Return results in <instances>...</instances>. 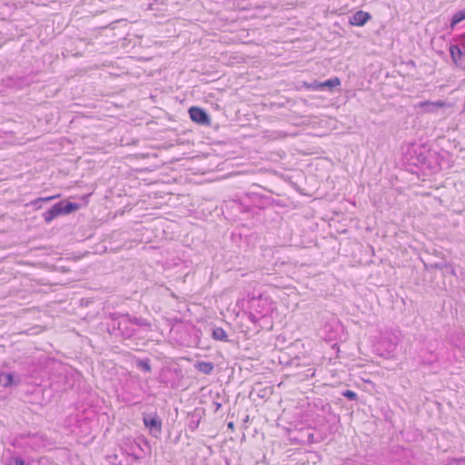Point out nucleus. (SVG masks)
<instances>
[{
  "mask_svg": "<svg viewBox=\"0 0 465 465\" xmlns=\"http://www.w3.org/2000/svg\"><path fill=\"white\" fill-rule=\"evenodd\" d=\"M463 20H465V9L460 10L452 15L450 25L454 28Z\"/></svg>",
  "mask_w": 465,
  "mask_h": 465,
  "instance_id": "dca6fc26",
  "label": "nucleus"
},
{
  "mask_svg": "<svg viewBox=\"0 0 465 465\" xmlns=\"http://www.w3.org/2000/svg\"><path fill=\"white\" fill-rule=\"evenodd\" d=\"M211 336L215 341H229L228 334L222 327H213Z\"/></svg>",
  "mask_w": 465,
  "mask_h": 465,
  "instance_id": "f8f14e48",
  "label": "nucleus"
},
{
  "mask_svg": "<svg viewBox=\"0 0 465 465\" xmlns=\"http://www.w3.org/2000/svg\"><path fill=\"white\" fill-rule=\"evenodd\" d=\"M450 54L455 65L465 70V45H451Z\"/></svg>",
  "mask_w": 465,
  "mask_h": 465,
  "instance_id": "39448f33",
  "label": "nucleus"
},
{
  "mask_svg": "<svg viewBox=\"0 0 465 465\" xmlns=\"http://www.w3.org/2000/svg\"><path fill=\"white\" fill-rule=\"evenodd\" d=\"M79 209V204L64 200L54 203L50 209L43 213L45 223L49 224L55 218L61 215L70 214Z\"/></svg>",
  "mask_w": 465,
  "mask_h": 465,
  "instance_id": "f257e3e1",
  "label": "nucleus"
},
{
  "mask_svg": "<svg viewBox=\"0 0 465 465\" xmlns=\"http://www.w3.org/2000/svg\"><path fill=\"white\" fill-rule=\"evenodd\" d=\"M420 362L426 365H430L438 361V355L434 352V349L432 347L420 349Z\"/></svg>",
  "mask_w": 465,
  "mask_h": 465,
  "instance_id": "1a4fd4ad",
  "label": "nucleus"
},
{
  "mask_svg": "<svg viewBox=\"0 0 465 465\" xmlns=\"http://www.w3.org/2000/svg\"><path fill=\"white\" fill-rule=\"evenodd\" d=\"M315 83H316V82H314V83H312V84H305V85H306V87H307L308 89L314 90V89H313V87H315Z\"/></svg>",
  "mask_w": 465,
  "mask_h": 465,
  "instance_id": "393cba45",
  "label": "nucleus"
},
{
  "mask_svg": "<svg viewBox=\"0 0 465 465\" xmlns=\"http://www.w3.org/2000/svg\"><path fill=\"white\" fill-rule=\"evenodd\" d=\"M194 367L198 371L203 374H211L214 368L213 362L210 361H197Z\"/></svg>",
  "mask_w": 465,
  "mask_h": 465,
  "instance_id": "4468645a",
  "label": "nucleus"
},
{
  "mask_svg": "<svg viewBox=\"0 0 465 465\" xmlns=\"http://www.w3.org/2000/svg\"><path fill=\"white\" fill-rule=\"evenodd\" d=\"M371 19V15L368 12L359 10L349 17V24L354 26H363Z\"/></svg>",
  "mask_w": 465,
  "mask_h": 465,
  "instance_id": "6e6552de",
  "label": "nucleus"
},
{
  "mask_svg": "<svg viewBox=\"0 0 465 465\" xmlns=\"http://www.w3.org/2000/svg\"><path fill=\"white\" fill-rule=\"evenodd\" d=\"M55 196H48V197H39L34 201L31 202V204L33 206H35L36 208H40L41 207V203H44V202H49L53 199H54Z\"/></svg>",
  "mask_w": 465,
  "mask_h": 465,
  "instance_id": "6ab92c4d",
  "label": "nucleus"
},
{
  "mask_svg": "<svg viewBox=\"0 0 465 465\" xmlns=\"http://www.w3.org/2000/svg\"><path fill=\"white\" fill-rule=\"evenodd\" d=\"M445 266H446V264L441 263V262H437V263L432 265V267L437 268V269H442Z\"/></svg>",
  "mask_w": 465,
  "mask_h": 465,
  "instance_id": "4be33fe9",
  "label": "nucleus"
},
{
  "mask_svg": "<svg viewBox=\"0 0 465 465\" xmlns=\"http://www.w3.org/2000/svg\"><path fill=\"white\" fill-rule=\"evenodd\" d=\"M5 465H28L25 463V460L16 455H11L5 459Z\"/></svg>",
  "mask_w": 465,
  "mask_h": 465,
  "instance_id": "f3484780",
  "label": "nucleus"
},
{
  "mask_svg": "<svg viewBox=\"0 0 465 465\" xmlns=\"http://www.w3.org/2000/svg\"><path fill=\"white\" fill-rule=\"evenodd\" d=\"M129 320L132 323L133 326H138V327H143V328H146V329H150L151 328V323L149 321H147L146 319L144 318H142V317H135V316H132L129 314Z\"/></svg>",
  "mask_w": 465,
  "mask_h": 465,
  "instance_id": "2eb2a0df",
  "label": "nucleus"
},
{
  "mask_svg": "<svg viewBox=\"0 0 465 465\" xmlns=\"http://www.w3.org/2000/svg\"><path fill=\"white\" fill-rule=\"evenodd\" d=\"M249 319L250 321H252V322H256L257 321V318L255 317V315H253L252 313H250L249 315Z\"/></svg>",
  "mask_w": 465,
  "mask_h": 465,
  "instance_id": "b1692460",
  "label": "nucleus"
},
{
  "mask_svg": "<svg viewBox=\"0 0 465 465\" xmlns=\"http://www.w3.org/2000/svg\"><path fill=\"white\" fill-rule=\"evenodd\" d=\"M21 377L14 372H0V385L5 388H12L19 385Z\"/></svg>",
  "mask_w": 465,
  "mask_h": 465,
  "instance_id": "0eeeda50",
  "label": "nucleus"
},
{
  "mask_svg": "<svg viewBox=\"0 0 465 465\" xmlns=\"http://www.w3.org/2000/svg\"><path fill=\"white\" fill-rule=\"evenodd\" d=\"M227 427L232 430L234 429L233 422L232 421L228 422Z\"/></svg>",
  "mask_w": 465,
  "mask_h": 465,
  "instance_id": "a878e982",
  "label": "nucleus"
},
{
  "mask_svg": "<svg viewBox=\"0 0 465 465\" xmlns=\"http://www.w3.org/2000/svg\"><path fill=\"white\" fill-rule=\"evenodd\" d=\"M446 104L440 100L436 102L424 101L419 104V107L421 111L428 114L436 113L440 108H442Z\"/></svg>",
  "mask_w": 465,
  "mask_h": 465,
  "instance_id": "9d476101",
  "label": "nucleus"
},
{
  "mask_svg": "<svg viewBox=\"0 0 465 465\" xmlns=\"http://www.w3.org/2000/svg\"><path fill=\"white\" fill-rule=\"evenodd\" d=\"M137 367L145 371V372H151L152 371V368H151V364H150V360L149 359H145V360H139L137 361Z\"/></svg>",
  "mask_w": 465,
  "mask_h": 465,
  "instance_id": "a211bd4d",
  "label": "nucleus"
},
{
  "mask_svg": "<svg viewBox=\"0 0 465 465\" xmlns=\"http://www.w3.org/2000/svg\"><path fill=\"white\" fill-rule=\"evenodd\" d=\"M213 404L215 405L214 411H218V410L222 407V404L220 402L214 401Z\"/></svg>",
  "mask_w": 465,
  "mask_h": 465,
  "instance_id": "5701e85b",
  "label": "nucleus"
},
{
  "mask_svg": "<svg viewBox=\"0 0 465 465\" xmlns=\"http://www.w3.org/2000/svg\"><path fill=\"white\" fill-rule=\"evenodd\" d=\"M342 396H344L349 401H357L358 395L356 392L351 390H346L342 392Z\"/></svg>",
  "mask_w": 465,
  "mask_h": 465,
  "instance_id": "aec40b11",
  "label": "nucleus"
},
{
  "mask_svg": "<svg viewBox=\"0 0 465 465\" xmlns=\"http://www.w3.org/2000/svg\"><path fill=\"white\" fill-rule=\"evenodd\" d=\"M428 152L423 146L412 144L406 152V158L414 166H423L428 162Z\"/></svg>",
  "mask_w": 465,
  "mask_h": 465,
  "instance_id": "20e7f679",
  "label": "nucleus"
},
{
  "mask_svg": "<svg viewBox=\"0 0 465 465\" xmlns=\"http://www.w3.org/2000/svg\"><path fill=\"white\" fill-rule=\"evenodd\" d=\"M143 422L150 435L159 439L163 431V420L156 411L143 413Z\"/></svg>",
  "mask_w": 465,
  "mask_h": 465,
  "instance_id": "f03ea898",
  "label": "nucleus"
},
{
  "mask_svg": "<svg viewBox=\"0 0 465 465\" xmlns=\"http://www.w3.org/2000/svg\"><path fill=\"white\" fill-rule=\"evenodd\" d=\"M134 448H137V449L141 450L140 445L134 440V441L131 442V450H133V455L135 458H139V455L137 453H135Z\"/></svg>",
  "mask_w": 465,
  "mask_h": 465,
  "instance_id": "412c9836",
  "label": "nucleus"
},
{
  "mask_svg": "<svg viewBox=\"0 0 465 465\" xmlns=\"http://www.w3.org/2000/svg\"><path fill=\"white\" fill-rule=\"evenodd\" d=\"M113 328L116 329L124 339H130L136 335V330L132 325L128 313L114 318Z\"/></svg>",
  "mask_w": 465,
  "mask_h": 465,
  "instance_id": "7ed1b4c3",
  "label": "nucleus"
},
{
  "mask_svg": "<svg viewBox=\"0 0 465 465\" xmlns=\"http://www.w3.org/2000/svg\"><path fill=\"white\" fill-rule=\"evenodd\" d=\"M341 84V80L338 77L330 78L322 83H315L314 90H324L326 88L332 89Z\"/></svg>",
  "mask_w": 465,
  "mask_h": 465,
  "instance_id": "9b49d317",
  "label": "nucleus"
},
{
  "mask_svg": "<svg viewBox=\"0 0 465 465\" xmlns=\"http://www.w3.org/2000/svg\"><path fill=\"white\" fill-rule=\"evenodd\" d=\"M202 416L198 411H194L188 416V428L191 431H194L198 429Z\"/></svg>",
  "mask_w": 465,
  "mask_h": 465,
  "instance_id": "ddd939ff",
  "label": "nucleus"
},
{
  "mask_svg": "<svg viewBox=\"0 0 465 465\" xmlns=\"http://www.w3.org/2000/svg\"><path fill=\"white\" fill-rule=\"evenodd\" d=\"M189 115L191 120L198 124L209 125L211 123L210 116L203 108L192 106L189 109Z\"/></svg>",
  "mask_w": 465,
  "mask_h": 465,
  "instance_id": "423d86ee",
  "label": "nucleus"
}]
</instances>
